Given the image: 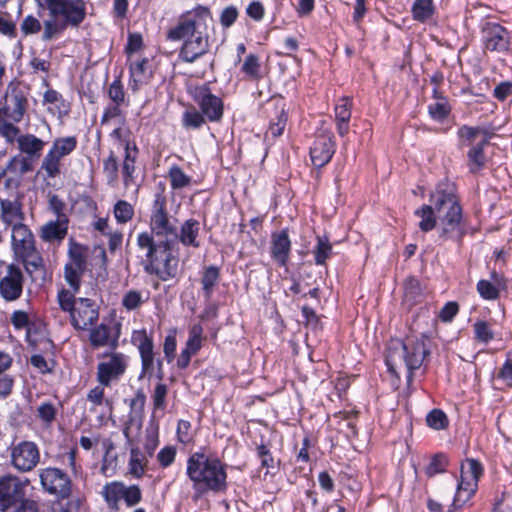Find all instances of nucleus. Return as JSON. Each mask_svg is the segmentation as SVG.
Returning <instances> with one entry per match:
<instances>
[{
  "label": "nucleus",
  "mask_w": 512,
  "mask_h": 512,
  "mask_svg": "<svg viewBox=\"0 0 512 512\" xmlns=\"http://www.w3.org/2000/svg\"><path fill=\"white\" fill-rule=\"evenodd\" d=\"M211 19L208 8L197 6L181 14L177 24L168 30V40H183L178 54L180 61L194 63L209 51L207 27Z\"/></svg>",
  "instance_id": "obj_1"
},
{
  "label": "nucleus",
  "mask_w": 512,
  "mask_h": 512,
  "mask_svg": "<svg viewBox=\"0 0 512 512\" xmlns=\"http://www.w3.org/2000/svg\"><path fill=\"white\" fill-rule=\"evenodd\" d=\"M136 244L144 254V271L158 280L166 282L177 276L179 259L171 239H155L147 231L137 235Z\"/></svg>",
  "instance_id": "obj_2"
},
{
  "label": "nucleus",
  "mask_w": 512,
  "mask_h": 512,
  "mask_svg": "<svg viewBox=\"0 0 512 512\" xmlns=\"http://www.w3.org/2000/svg\"><path fill=\"white\" fill-rule=\"evenodd\" d=\"M438 219L439 238L460 241L465 234L462 207L450 183H440L430 195Z\"/></svg>",
  "instance_id": "obj_3"
},
{
  "label": "nucleus",
  "mask_w": 512,
  "mask_h": 512,
  "mask_svg": "<svg viewBox=\"0 0 512 512\" xmlns=\"http://www.w3.org/2000/svg\"><path fill=\"white\" fill-rule=\"evenodd\" d=\"M186 475L192 482L195 499L208 491L221 492L227 488L225 464L204 451H196L188 457Z\"/></svg>",
  "instance_id": "obj_4"
},
{
  "label": "nucleus",
  "mask_w": 512,
  "mask_h": 512,
  "mask_svg": "<svg viewBox=\"0 0 512 512\" xmlns=\"http://www.w3.org/2000/svg\"><path fill=\"white\" fill-rule=\"evenodd\" d=\"M46 6L49 18L43 23L42 39L49 41L61 35L67 27H79L87 15L88 0H36Z\"/></svg>",
  "instance_id": "obj_5"
},
{
  "label": "nucleus",
  "mask_w": 512,
  "mask_h": 512,
  "mask_svg": "<svg viewBox=\"0 0 512 512\" xmlns=\"http://www.w3.org/2000/svg\"><path fill=\"white\" fill-rule=\"evenodd\" d=\"M11 249L14 258L23 264L31 279H35V273L44 271V260L37 251L34 235L26 224L11 228Z\"/></svg>",
  "instance_id": "obj_6"
},
{
  "label": "nucleus",
  "mask_w": 512,
  "mask_h": 512,
  "mask_svg": "<svg viewBox=\"0 0 512 512\" xmlns=\"http://www.w3.org/2000/svg\"><path fill=\"white\" fill-rule=\"evenodd\" d=\"M57 300L60 308L69 313L70 323L76 330H87L99 319V307L89 298H75L71 291L61 289Z\"/></svg>",
  "instance_id": "obj_7"
},
{
  "label": "nucleus",
  "mask_w": 512,
  "mask_h": 512,
  "mask_svg": "<svg viewBox=\"0 0 512 512\" xmlns=\"http://www.w3.org/2000/svg\"><path fill=\"white\" fill-rule=\"evenodd\" d=\"M28 107V92L19 84L9 86L0 107V135L17 131Z\"/></svg>",
  "instance_id": "obj_8"
},
{
  "label": "nucleus",
  "mask_w": 512,
  "mask_h": 512,
  "mask_svg": "<svg viewBox=\"0 0 512 512\" xmlns=\"http://www.w3.org/2000/svg\"><path fill=\"white\" fill-rule=\"evenodd\" d=\"M77 147L75 136L59 137L53 140L46 154L42 158L40 171L47 179L60 176L64 166V159Z\"/></svg>",
  "instance_id": "obj_9"
},
{
  "label": "nucleus",
  "mask_w": 512,
  "mask_h": 512,
  "mask_svg": "<svg viewBox=\"0 0 512 512\" xmlns=\"http://www.w3.org/2000/svg\"><path fill=\"white\" fill-rule=\"evenodd\" d=\"M483 472L482 464L476 459L468 458L462 462L460 480L453 501L455 507L463 506L474 496Z\"/></svg>",
  "instance_id": "obj_10"
},
{
  "label": "nucleus",
  "mask_w": 512,
  "mask_h": 512,
  "mask_svg": "<svg viewBox=\"0 0 512 512\" xmlns=\"http://www.w3.org/2000/svg\"><path fill=\"white\" fill-rule=\"evenodd\" d=\"M129 358L120 352L103 354V360L97 365L96 379L102 386H110L126 372Z\"/></svg>",
  "instance_id": "obj_11"
},
{
  "label": "nucleus",
  "mask_w": 512,
  "mask_h": 512,
  "mask_svg": "<svg viewBox=\"0 0 512 512\" xmlns=\"http://www.w3.org/2000/svg\"><path fill=\"white\" fill-rule=\"evenodd\" d=\"M150 229L151 231L148 233L152 234L155 239H171L173 243L176 240L177 229L169 220L166 202L161 196H157L154 201L150 216Z\"/></svg>",
  "instance_id": "obj_12"
},
{
  "label": "nucleus",
  "mask_w": 512,
  "mask_h": 512,
  "mask_svg": "<svg viewBox=\"0 0 512 512\" xmlns=\"http://www.w3.org/2000/svg\"><path fill=\"white\" fill-rule=\"evenodd\" d=\"M398 345L402 350L400 356L403 357L408 370V381H411L413 371L422 366L429 353L427 339L423 336L421 338L408 337L404 342H399Z\"/></svg>",
  "instance_id": "obj_13"
},
{
  "label": "nucleus",
  "mask_w": 512,
  "mask_h": 512,
  "mask_svg": "<svg viewBox=\"0 0 512 512\" xmlns=\"http://www.w3.org/2000/svg\"><path fill=\"white\" fill-rule=\"evenodd\" d=\"M7 144H17V149L23 156L33 161L39 159L43 153L46 145L45 141L31 133H22L20 128H17L16 133L11 132L8 134L0 135Z\"/></svg>",
  "instance_id": "obj_14"
},
{
  "label": "nucleus",
  "mask_w": 512,
  "mask_h": 512,
  "mask_svg": "<svg viewBox=\"0 0 512 512\" xmlns=\"http://www.w3.org/2000/svg\"><path fill=\"white\" fill-rule=\"evenodd\" d=\"M39 477L43 489L49 494L60 499L70 496L72 483L69 476L61 469L55 467L41 469Z\"/></svg>",
  "instance_id": "obj_15"
},
{
  "label": "nucleus",
  "mask_w": 512,
  "mask_h": 512,
  "mask_svg": "<svg viewBox=\"0 0 512 512\" xmlns=\"http://www.w3.org/2000/svg\"><path fill=\"white\" fill-rule=\"evenodd\" d=\"M192 97L200 108L202 114L210 122H218L223 116V101L211 93L207 85L196 86Z\"/></svg>",
  "instance_id": "obj_16"
},
{
  "label": "nucleus",
  "mask_w": 512,
  "mask_h": 512,
  "mask_svg": "<svg viewBox=\"0 0 512 512\" xmlns=\"http://www.w3.org/2000/svg\"><path fill=\"white\" fill-rule=\"evenodd\" d=\"M24 196L18 192L6 198H0V220L5 227L25 224L26 215L23 204Z\"/></svg>",
  "instance_id": "obj_17"
},
{
  "label": "nucleus",
  "mask_w": 512,
  "mask_h": 512,
  "mask_svg": "<svg viewBox=\"0 0 512 512\" xmlns=\"http://www.w3.org/2000/svg\"><path fill=\"white\" fill-rule=\"evenodd\" d=\"M40 460L37 445L31 441H22L11 449V463L19 471H31Z\"/></svg>",
  "instance_id": "obj_18"
},
{
  "label": "nucleus",
  "mask_w": 512,
  "mask_h": 512,
  "mask_svg": "<svg viewBox=\"0 0 512 512\" xmlns=\"http://www.w3.org/2000/svg\"><path fill=\"white\" fill-rule=\"evenodd\" d=\"M131 342L135 345L141 358V377L145 375L151 376L155 368L154 344L152 337L145 329L135 330L131 336Z\"/></svg>",
  "instance_id": "obj_19"
},
{
  "label": "nucleus",
  "mask_w": 512,
  "mask_h": 512,
  "mask_svg": "<svg viewBox=\"0 0 512 512\" xmlns=\"http://www.w3.org/2000/svg\"><path fill=\"white\" fill-rule=\"evenodd\" d=\"M24 274L21 268L11 263L6 267L5 275L0 279V295L6 301H15L23 292Z\"/></svg>",
  "instance_id": "obj_20"
},
{
  "label": "nucleus",
  "mask_w": 512,
  "mask_h": 512,
  "mask_svg": "<svg viewBox=\"0 0 512 512\" xmlns=\"http://www.w3.org/2000/svg\"><path fill=\"white\" fill-rule=\"evenodd\" d=\"M333 138V134L330 131H323L317 134L310 147V158L315 167L321 168L330 162L335 153Z\"/></svg>",
  "instance_id": "obj_21"
},
{
  "label": "nucleus",
  "mask_w": 512,
  "mask_h": 512,
  "mask_svg": "<svg viewBox=\"0 0 512 512\" xmlns=\"http://www.w3.org/2000/svg\"><path fill=\"white\" fill-rule=\"evenodd\" d=\"M24 496V486L19 478L11 475L0 478V510L2 512L9 511Z\"/></svg>",
  "instance_id": "obj_22"
},
{
  "label": "nucleus",
  "mask_w": 512,
  "mask_h": 512,
  "mask_svg": "<svg viewBox=\"0 0 512 512\" xmlns=\"http://www.w3.org/2000/svg\"><path fill=\"white\" fill-rule=\"evenodd\" d=\"M483 41L487 50L503 52L508 50L510 35L506 28L494 22H487L482 28Z\"/></svg>",
  "instance_id": "obj_23"
},
{
  "label": "nucleus",
  "mask_w": 512,
  "mask_h": 512,
  "mask_svg": "<svg viewBox=\"0 0 512 512\" xmlns=\"http://www.w3.org/2000/svg\"><path fill=\"white\" fill-rule=\"evenodd\" d=\"M291 253V240L287 230L271 234L270 254L273 261L279 266H286Z\"/></svg>",
  "instance_id": "obj_24"
},
{
  "label": "nucleus",
  "mask_w": 512,
  "mask_h": 512,
  "mask_svg": "<svg viewBox=\"0 0 512 512\" xmlns=\"http://www.w3.org/2000/svg\"><path fill=\"white\" fill-rule=\"evenodd\" d=\"M139 154L135 142H127L124 150V158L121 165L123 184L126 188L135 184L136 160Z\"/></svg>",
  "instance_id": "obj_25"
},
{
  "label": "nucleus",
  "mask_w": 512,
  "mask_h": 512,
  "mask_svg": "<svg viewBox=\"0 0 512 512\" xmlns=\"http://www.w3.org/2000/svg\"><path fill=\"white\" fill-rule=\"evenodd\" d=\"M68 220L65 215L58 216L57 220L49 221L41 227L40 237L45 242L61 241L67 235Z\"/></svg>",
  "instance_id": "obj_26"
},
{
  "label": "nucleus",
  "mask_w": 512,
  "mask_h": 512,
  "mask_svg": "<svg viewBox=\"0 0 512 512\" xmlns=\"http://www.w3.org/2000/svg\"><path fill=\"white\" fill-rule=\"evenodd\" d=\"M89 341L95 349L101 347L115 349L118 346V336L112 335L111 328L103 323L90 329Z\"/></svg>",
  "instance_id": "obj_27"
},
{
  "label": "nucleus",
  "mask_w": 512,
  "mask_h": 512,
  "mask_svg": "<svg viewBox=\"0 0 512 512\" xmlns=\"http://www.w3.org/2000/svg\"><path fill=\"white\" fill-rule=\"evenodd\" d=\"M352 105V99L349 97H342L335 105L336 128L341 137H344L349 131Z\"/></svg>",
  "instance_id": "obj_28"
},
{
  "label": "nucleus",
  "mask_w": 512,
  "mask_h": 512,
  "mask_svg": "<svg viewBox=\"0 0 512 512\" xmlns=\"http://www.w3.org/2000/svg\"><path fill=\"white\" fill-rule=\"evenodd\" d=\"M152 76L148 68V60L142 59L130 65V84L133 92H137L143 85L147 84Z\"/></svg>",
  "instance_id": "obj_29"
},
{
  "label": "nucleus",
  "mask_w": 512,
  "mask_h": 512,
  "mask_svg": "<svg viewBox=\"0 0 512 512\" xmlns=\"http://www.w3.org/2000/svg\"><path fill=\"white\" fill-rule=\"evenodd\" d=\"M200 232V222L196 219H188L186 220L180 228L179 233H177L176 239L180 241L184 246H191L194 248H198L200 246V241L198 240Z\"/></svg>",
  "instance_id": "obj_30"
},
{
  "label": "nucleus",
  "mask_w": 512,
  "mask_h": 512,
  "mask_svg": "<svg viewBox=\"0 0 512 512\" xmlns=\"http://www.w3.org/2000/svg\"><path fill=\"white\" fill-rule=\"evenodd\" d=\"M43 105H49L47 111L58 117L68 114L70 106L63 96L54 89H48L43 95Z\"/></svg>",
  "instance_id": "obj_31"
},
{
  "label": "nucleus",
  "mask_w": 512,
  "mask_h": 512,
  "mask_svg": "<svg viewBox=\"0 0 512 512\" xmlns=\"http://www.w3.org/2000/svg\"><path fill=\"white\" fill-rule=\"evenodd\" d=\"M220 280V270L214 265L204 268L201 274L202 293L205 300L209 301Z\"/></svg>",
  "instance_id": "obj_32"
},
{
  "label": "nucleus",
  "mask_w": 512,
  "mask_h": 512,
  "mask_svg": "<svg viewBox=\"0 0 512 512\" xmlns=\"http://www.w3.org/2000/svg\"><path fill=\"white\" fill-rule=\"evenodd\" d=\"M494 282L488 280H480L477 283V291L485 300H496L499 298L500 289L504 287L502 278L496 273H492Z\"/></svg>",
  "instance_id": "obj_33"
},
{
  "label": "nucleus",
  "mask_w": 512,
  "mask_h": 512,
  "mask_svg": "<svg viewBox=\"0 0 512 512\" xmlns=\"http://www.w3.org/2000/svg\"><path fill=\"white\" fill-rule=\"evenodd\" d=\"M149 456L142 452L139 447L130 449V457L128 462L129 472L135 478H141L146 470L149 462Z\"/></svg>",
  "instance_id": "obj_34"
},
{
  "label": "nucleus",
  "mask_w": 512,
  "mask_h": 512,
  "mask_svg": "<svg viewBox=\"0 0 512 512\" xmlns=\"http://www.w3.org/2000/svg\"><path fill=\"white\" fill-rule=\"evenodd\" d=\"M415 215L420 218L419 228L423 232L432 231L438 227V219L434 206L422 205L415 211Z\"/></svg>",
  "instance_id": "obj_35"
},
{
  "label": "nucleus",
  "mask_w": 512,
  "mask_h": 512,
  "mask_svg": "<svg viewBox=\"0 0 512 512\" xmlns=\"http://www.w3.org/2000/svg\"><path fill=\"white\" fill-rule=\"evenodd\" d=\"M488 143V137L483 136L480 141L476 142L468 151V162L471 172H476L484 166L485 155L483 147Z\"/></svg>",
  "instance_id": "obj_36"
},
{
  "label": "nucleus",
  "mask_w": 512,
  "mask_h": 512,
  "mask_svg": "<svg viewBox=\"0 0 512 512\" xmlns=\"http://www.w3.org/2000/svg\"><path fill=\"white\" fill-rule=\"evenodd\" d=\"M150 292H142L138 290H128L124 293L121 304L127 311H135L149 300Z\"/></svg>",
  "instance_id": "obj_37"
},
{
  "label": "nucleus",
  "mask_w": 512,
  "mask_h": 512,
  "mask_svg": "<svg viewBox=\"0 0 512 512\" xmlns=\"http://www.w3.org/2000/svg\"><path fill=\"white\" fill-rule=\"evenodd\" d=\"M124 484L111 482L106 484L102 490V496L111 509H118L119 502L123 499Z\"/></svg>",
  "instance_id": "obj_38"
},
{
  "label": "nucleus",
  "mask_w": 512,
  "mask_h": 512,
  "mask_svg": "<svg viewBox=\"0 0 512 512\" xmlns=\"http://www.w3.org/2000/svg\"><path fill=\"white\" fill-rule=\"evenodd\" d=\"M33 170L32 161L22 154L15 155L9 159L6 167L1 171L4 175L9 172L17 175H24Z\"/></svg>",
  "instance_id": "obj_39"
},
{
  "label": "nucleus",
  "mask_w": 512,
  "mask_h": 512,
  "mask_svg": "<svg viewBox=\"0 0 512 512\" xmlns=\"http://www.w3.org/2000/svg\"><path fill=\"white\" fill-rule=\"evenodd\" d=\"M86 269V266L75 265L66 263L64 267V278L67 284L72 289V293H78L80 289L81 278Z\"/></svg>",
  "instance_id": "obj_40"
},
{
  "label": "nucleus",
  "mask_w": 512,
  "mask_h": 512,
  "mask_svg": "<svg viewBox=\"0 0 512 512\" xmlns=\"http://www.w3.org/2000/svg\"><path fill=\"white\" fill-rule=\"evenodd\" d=\"M168 178L173 190L188 188L192 184V177L187 175L178 165H172L169 168Z\"/></svg>",
  "instance_id": "obj_41"
},
{
  "label": "nucleus",
  "mask_w": 512,
  "mask_h": 512,
  "mask_svg": "<svg viewBox=\"0 0 512 512\" xmlns=\"http://www.w3.org/2000/svg\"><path fill=\"white\" fill-rule=\"evenodd\" d=\"M435 13L433 0H415L412 6V15L414 20L427 22Z\"/></svg>",
  "instance_id": "obj_42"
},
{
  "label": "nucleus",
  "mask_w": 512,
  "mask_h": 512,
  "mask_svg": "<svg viewBox=\"0 0 512 512\" xmlns=\"http://www.w3.org/2000/svg\"><path fill=\"white\" fill-rule=\"evenodd\" d=\"M313 255L316 265H324L332 255V245L326 236H317Z\"/></svg>",
  "instance_id": "obj_43"
},
{
  "label": "nucleus",
  "mask_w": 512,
  "mask_h": 512,
  "mask_svg": "<svg viewBox=\"0 0 512 512\" xmlns=\"http://www.w3.org/2000/svg\"><path fill=\"white\" fill-rule=\"evenodd\" d=\"M26 340L29 345L34 348L42 342L49 344L45 327L42 324L35 322H31L26 328Z\"/></svg>",
  "instance_id": "obj_44"
},
{
  "label": "nucleus",
  "mask_w": 512,
  "mask_h": 512,
  "mask_svg": "<svg viewBox=\"0 0 512 512\" xmlns=\"http://www.w3.org/2000/svg\"><path fill=\"white\" fill-rule=\"evenodd\" d=\"M135 211L132 204L126 200H118L113 207V215L118 224H126L134 217Z\"/></svg>",
  "instance_id": "obj_45"
},
{
  "label": "nucleus",
  "mask_w": 512,
  "mask_h": 512,
  "mask_svg": "<svg viewBox=\"0 0 512 512\" xmlns=\"http://www.w3.org/2000/svg\"><path fill=\"white\" fill-rule=\"evenodd\" d=\"M276 116L275 119H271L269 125V132L274 136H280L285 128L287 122V115L284 108V104L282 102H278L276 104Z\"/></svg>",
  "instance_id": "obj_46"
},
{
  "label": "nucleus",
  "mask_w": 512,
  "mask_h": 512,
  "mask_svg": "<svg viewBox=\"0 0 512 512\" xmlns=\"http://www.w3.org/2000/svg\"><path fill=\"white\" fill-rule=\"evenodd\" d=\"M207 119L201 111H198L195 107L187 109L182 116V125L187 129H199L205 124Z\"/></svg>",
  "instance_id": "obj_47"
},
{
  "label": "nucleus",
  "mask_w": 512,
  "mask_h": 512,
  "mask_svg": "<svg viewBox=\"0 0 512 512\" xmlns=\"http://www.w3.org/2000/svg\"><path fill=\"white\" fill-rule=\"evenodd\" d=\"M107 95L112 104L129 106V100L126 97L123 84L120 80H114L107 89Z\"/></svg>",
  "instance_id": "obj_48"
},
{
  "label": "nucleus",
  "mask_w": 512,
  "mask_h": 512,
  "mask_svg": "<svg viewBox=\"0 0 512 512\" xmlns=\"http://www.w3.org/2000/svg\"><path fill=\"white\" fill-rule=\"evenodd\" d=\"M118 159L113 151L109 152L107 158L103 160V172L107 178L108 184L113 185L118 179Z\"/></svg>",
  "instance_id": "obj_49"
},
{
  "label": "nucleus",
  "mask_w": 512,
  "mask_h": 512,
  "mask_svg": "<svg viewBox=\"0 0 512 512\" xmlns=\"http://www.w3.org/2000/svg\"><path fill=\"white\" fill-rule=\"evenodd\" d=\"M177 447L174 445H166L162 447L156 454V461L160 468L167 469L172 466L176 460Z\"/></svg>",
  "instance_id": "obj_50"
},
{
  "label": "nucleus",
  "mask_w": 512,
  "mask_h": 512,
  "mask_svg": "<svg viewBox=\"0 0 512 512\" xmlns=\"http://www.w3.org/2000/svg\"><path fill=\"white\" fill-rule=\"evenodd\" d=\"M458 135L462 143L466 145H474L476 142L480 141L483 136H487L483 129L469 126H462L458 131Z\"/></svg>",
  "instance_id": "obj_51"
},
{
  "label": "nucleus",
  "mask_w": 512,
  "mask_h": 512,
  "mask_svg": "<svg viewBox=\"0 0 512 512\" xmlns=\"http://www.w3.org/2000/svg\"><path fill=\"white\" fill-rule=\"evenodd\" d=\"M474 337L478 342L487 344L494 338V332L491 325L484 321L478 320L473 324Z\"/></svg>",
  "instance_id": "obj_52"
},
{
  "label": "nucleus",
  "mask_w": 512,
  "mask_h": 512,
  "mask_svg": "<svg viewBox=\"0 0 512 512\" xmlns=\"http://www.w3.org/2000/svg\"><path fill=\"white\" fill-rule=\"evenodd\" d=\"M450 110V105L445 97H440L439 101L428 106L430 116L438 121L445 119L449 115Z\"/></svg>",
  "instance_id": "obj_53"
},
{
  "label": "nucleus",
  "mask_w": 512,
  "mask_h": 512,
  "mask_svg": "<svg viewBox=\"0 0 512 512\" xmlns=\"http://www.w3.org/2000/svg\"><path fill=\"white\" fill-rule=\"evenodd\" d=\"M241 71L251 79H259L261 74L258 56L255 54H249L244 60Z\"/></svg>",
  "instance_id": "obj_54"
},
{
  "label": "nucleus",
  "mask_w": 512,
  "mask_h": 512,
  "mask_svg": "<svg viewBox=\"0 0 512 512\" xmlns=\"http://www.w3.org/2000/svg\"><path fill=\"white\" fill-rule=\"evenodd\" d=\"M202 334H203V328L200 324H194L190 328L188 340L186 342V348L190 352H194L196 354L201 349Z\"/></svg>",
  "instance_id": "obj_55"
},
{
  "label": "nucleus",
  "mask_w": 512,
  "mask_h": 512,
  "mask_svg": "<svg viewBox=\"0 0 512 512\" xmlns=\"http://www.w3.org/2000/svg\"><path fill=\"white\" fill-rule=\"evenodd\" d=\"M158 427H150L146 429L145 442H144V453L149 457H152L159 446V432Z\"/></svg>",
  "instance_id": "obj_56"
},
{
  "label": "nucleus",
  "mask_w": 512,
  "mask_h": 512,
  "mask_svg": "<svg viewBox=\"0 0 512 512\" xmlns=\"http://www.w3.org/2000/svg\"><path fill=\"white\" fill-rule=\"evenodd\" d=\"M427 425L434 430H442L448 426V418L440 409H433L426 417Z\"/></svg>",
  "instance_id": "obj_57"
},
{
  "label": "nucleus",
  "mask_w": 512,
  "mask_h": 512,
  "mask_svg": "<svg viewBox=\"0 0 512 512\" xmlns=\"http://www.w3.org/2000/svg\"><path fill=\"white\" fill-rule=\"evenodd\" d=\"M141 426V419L136 415L130 413L123 428V434L126 438L127 443L130 444L133 441V437L140 431Z\"/></svg>",
  "instance_id": "obj_58"
},
{
  "label": "nucleus",
  "mask_w": 512,
  "mask_h": 512,
  "mask_svg": "<svg viewBox=\"0 0 512 512\" xmlns=\"http://www.w3.org/2000/svg\"><path fill=\"white\" fill-rule=\"evenodd\" d=\"M177 441L183 445H187L193 441L192 425L187 420H179L176 429Z\"/></svg>",
  "instance_id": "obj_59"
},
{
  "label": "nucleus",
  "mask_w": 512,
  "mask_h": 512,
  "mask_svg": "<svg viewBox=\"0 0 512 512\" xmlns=\"http://www.w3.org/2000/svg\"><path fill=\"white\" fill-rule=\"evenodd\" d=\"M168 389L166 384L158 383L152 394L153 407L155 410H163L166 407Z\"/></svg>",
  "instance_id": "obj_60"
},
{
  "label": "nucleus",
  "mask_w": 512,
  "mask_h": 512,
  "mask_svg": "<svg viewBox=\"0 0 512 512\" xmlns=\"http://www.w3.org/2000/svg\"><path fill=\"white\" fill-rule=\"evenodd\" d=\"M69 262L71 264L86 266V253L82 245L71 243L68 251Z\"/></svg>",
  "instance_id": "obj_61"
},
{
  "label": "nucleus",
  "mask_w": 512,
  "mask_h": 512,
  "mask_svg": "<svg viewBox=\"0 0 512 512\" xmlns=\"http://www.w3.org/2000/svg\"><path fill=\"white\" fill-rule=\"evenodd\" d=\"M256 453L261 461V466L267 469V473L269 472L270 469H273L275 467L274 457L272 456L270 450L266 445H258L256 447Z\"/></svg>",
  "instance_id": "obj_62"
},
{
  "label": "nucleus",
  "mask_w": 512,
  "mask_h": 512,
  "mask_svg": "<svg viewBox=\"0 0 512 512\" xmlns=\"http://www.w3.org/2000/svg\"><path fill=\"white\" fill-rule=\"evenodd\" d=\"M447 459L444 455H435L429 465L426 467V474L428 476H434L436 474L442 473L445 471L447 466Z\"/></svg>",
  "instance_id": "obj_63"
},
{
  "label": "nucleus",
  "mask_w": 512,
  "mask_h": 512,
  "mask_svg": "<svg viewBox=\"0 0 512 512\" xmlns=\"http://www.w3.org/2000/svg\"><path fill=\"white\" fill-rule=\"evenodd\" d=\"M123 500L128 507L138 504L141 500L142 493L137 485L126 487L124 485Z\"/></svg>",
  "instance_id": "obj_64"
}]
</instances>
